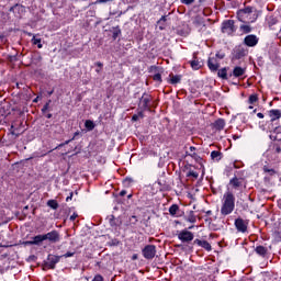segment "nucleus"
<instances>
[{
    "mask_svg": "<svg viewBox=\"0 0 281 281\" xmlns=\"http://www.w3.org/2000/svg\"><path fill=\"white\" fill-rule=\"evenodd\" d=\"M70 199H71V195H70V196H68V198L66 199V201H70Z\"/></svg>",
    "mask_w": 281,
    "mask_h": 281,
    "instance_id": "nucleus-54",
    "label": "nucleus"
},
{
    "mask_svg": "<svg viewBox=\"0 0 281 281\" xmlns=\"http://www.w3.org/2000/svg\"><path fill=\"white\" fill-rule=\"evenodd\" d=\"M48 117H52V114H49Z\"/></svg>",
    "mask_w": 281,
    "mask_h": 281,
    "instance_id": "nucleus-60",
    "label": "nucleus"
},
{
    "mask_svg": "<svg viewBox=\"0 0 281 281\" xmlns=\"http://www.w3.org/2000/svg\"><path fill=\"white\" fill-rule=\"evenodd\" d=\"M236 55H237V58H243V56H247V49L239 46L236 49Z\"/></svg>",
    "mask_w": 281,
    "mask_h": 281,
    "instance_id": "nucleus-21",
    "label": "nucleus"
},
{
    "mask_svg": "<svg viewBox=\"0 0 281 281\" xmlns=\"http://www.w3.org/2000/svg\"><path fill=\"white\" fill-rule=\"evenodd\" d=\"M110 225L112 227H115V216H113V215H111V217H110Z\"/></svg>",
    "mask_w": 281,
    "mask_h": 281,
    "instance_id": "nucleus-37",
    "label": "nucleus"
},
{
    "mask_svg": "<svg viewBox=\"0 0 281 281\" xmlns=\"http://www.w3.org/2000/svg\"><path fill=\"white\" fill-rule=\"evenodd\" d=\"M156 254H157V248L155 247V245H147L143 249V256H144V258H146V260H153V258H155Z\"/></svg>",
    "mask_w": 281,
    "mask_h": 281,
    "instance_id": "nucleus-3",
    "label": "nucleus"
},
{
    "mask_svg": "<svg viewBox=\"0 0 281 281\" xmlns=\"http://www.w3.org/2000/svg\"><path fill=\"white\" fill-rule=\"evenodd\" d=\"M76 252H66L65 255H63V258H71L75 256Z\"/></svg>",
    "mask_w": 281,
    "mask_h": 281,
    "instance_id": "nucleus-39",
    "label": "nucleus"
},
{
    "mask_svg": "<svg viewBox=\"0 0 281 281\" xmlns=\"http://www.w3.org/2000/svg\"><path fill=\"white\" fill-rule=\"evenodd\" d=\"M211 159L213 161H221V159H223V154L221 151H218V150H213L211 153Z\"/></svg>",
    "mask_w": 281,
    "mask_h": 281,
    "instance_id": "nucleus-14",
    "label": "nucleus"
},
{
    "mask_svg": "<svg viewBox=\"0 0 281 281\" xmlns=\"http://www.w3.org/2000/svg\"><path fill=\"white\" fill-rule=\"evenodd\" d=\"M217 76L223 80H227V68L220 69Z\"/></svg>",
    "mask_w": 281,
    "mask_h": 281,
    "instance_id": "nucleus-23",
    "label": "nucleus"
},
{
    "mask_svg": "<svg viewBox=\"0 0 281 281\" xmlns=\"http://www.w3.org/2000/svg\"><path fill=\"white\" fill-rule=\"evenodd\" d=\"M249 109H254V106L250 105Z\"/></svg>",
    "mask_w": 281,
    "mask_h": 281,
    "instance_id": "nucleus-58",
    "label": "nucleus"
},
{
    "mask_svg": "<svg viewBox=\"0 0 281 281\" xmlns=\"http://www.w3.org/2000/svg\"><path fill=\"white\" fill-rule=\"evenodd\" d=\"M187 221L189 223H196V217L193 214H191V215L188 216Z\"/></svg>",
    "mask_w": 281,
    "mask_h": 281,
    "instance_id": "nucleus-33",
    "label": "nucleus"
},
{
    "mask_svg": "<svg viewBox=\"0 0 281 281\" xmlns=\"http://www.w3.org/2000/svg\"><path fill=\"white\" fill-rule=\"evenodd\" d=\"M190 150H191V153H194V150H196V148L190 147Z\"/></svg>",
    "mask_w": 281,
    "mask_h": 281,
    "instance_id": "nucleus-49",
    "label": "nucleus"
},
{
    "mask_svg": "<svg viewBox=\"0 0 281 281\" xmlns=\"http://www.w3.org/2000/svg\"><path fill=\"white\" fill-rule=\"evenodd\" d=\"M237 19L241 23H255V21L258 19V15L254 14V8L246 7L245 9L237 11Z\"/></svg>",
    "mask_w": 281,
    "mask_h": 281,
    "instance_id": "nucleus-2",
    "label": "nucleus"
},
{
    "mask_svg": "<svg viewBox=\"0 0 281 281\" xmlns=\"http://www.w3.org/2000/svg\"><path fill=\"white\" fill-rule=\"evenodd\" d=\"M60 262V257L56 255H49L46 261V267L48 269H56V265Z\"/></svg>",
    "mask_w": 281,
    "mask_h": 281,
    "instance_id": "nucleus-6",
    "label": "nucleus"
},
{
    "mask_svg": "<svg viewBox=\"0 0 281 281\" xmlns=\"http://www.w3.org/2000/svg\"><path fill=\"white\" fill-rule=\"evenodd\" d=\"M109 1H113V0H97V3H109Z\"/></svg>",
    "mask_w": 281,
    "mask_h": 281,
    "instance_id": "nucleus-42",
    "label": "nucleus"
},
{
    "mask_svg": "<svg viewBox=\"0 0 281 281\" xmlns=\"http://www.w3.org/2000/svg\"><path fill=\"white\" fill-rule=\"evenodd\" d=\"M231 186H233V188H240V186H243V179H240V178H233L231 180Z\"/></svg>",
    "mask_w": 281,
    "mask_h": 281,
    "instance_id": "nucleus-18",
    "label": "nucleus"
},
{
    "mask_svg": "<svg viewBox=\"0 0 281 281\" xmlns=\"http://www.w3.org/2000/svg\"><path fill=\"white\" fill-rule=\"evenodd\" d=\"M78 218V214L74 213L71 216H70V221H76Z\"/></svg>",
    "mask_w": 281,
    "mask_h": 281,
    "instance_id": "nucleus-41",
    "label": "nucleus"
},
{
    "mask_svg": "<svg viewBox=\"0 0 281 281\" xmlns=\"http://www.w3.org/2000/svg\"><path fill=\"white\" fill-rule=\"evenodd\" d=\"M239 30L244 32V34H249V32H251V26L249 24H241Z\"/></svg>",
    "mask_w": 281,
    "mask_h": 281,
    "instance_id": "nucleus-24",
    "label": "nucleus"
},
{
    "mask_svg": "<svg viewBox=\"0 0 281 281\" xmlns=\"http://www.w3.org/2000/svg\"><path fill=\"white\" fill-rule=\"evenodd\" d=\"M244 43L245 45H247V47H256V45H258V36L251 34V35H247L244 38Z\"/></svg>",
    "mask_w": 281,
    "mask_h": 281,
    "instance_id": "nucleus-8",
    "label": "nucleus"
},
{
    "mask_svg": "<svg viewBox=\"0 0 281 281\" xmlns=\"http://www.w3.org/2000/svg\"><path fill=\"white\" fill-rule=\"evenodd\" d=\"M247 71L246 68H243L240 66H236L233 70V76L235 78H240V76H245V72Z\"/></svg>",
    "mask_w": 281,
    "mask_h": 281,
    "instance_id": "nucleus-12",
    "label": "nucleus"
},
{
    "mask_svg": "<svg viewBox=\"0 0 281 281\" xmlns=\"http://www.w3.org/2000/svg\"><path fill=\"white\" fill-rule=\"evenodd\" d=\"M257 117H259V120H263L265 119V114H262V113H257Z\"/></svg>",
    "mask_w": 281,
    "mask_h": 281,
    "instance_id": "nucleus-43",
    "label": "nucleus"
},
{
    "mask_svg": "<svg viewBox=\"0 0 281 281\" xmlns=\"http://www.w3.org/2000/svg\"><path fill=\"white\" fill-rule=\"evenodd\" d=\"M47 205L48 207H52V210H58V202L56 200H49Z\"/></svg>",
    "mask_w": 281,
    "mask_h": 281,
    "instance_id": "nucleus-28",
    "label": "nucleus"
},
{
    "mask_svg": "<svg viewBox=\"0 0 281 281\" xmlns=\"http://www.w3.org/2000/svg\"><path fill=\"white\" fill-rule=\"evenodd\" d=\"M24 245H34V240L24 241Z\"/></svg>",
    "mask_w": 281,
    "mask_h": 281,
    "instance_id": "nucleus-44",
    "label": "nucleus"
},
{
    "mask_svg": "<svg viewBox=\"0 0 281 281\" xmlns=\"http://www.w3.org/2000/svg\"><path fill=\"white\" fill-rule=\"evenodd\" d=\"M29 36H32V33H27Z\"/></svg>",
    "mask_w": 281,
    "mask_h": 281,
    "instance_id": "nucleus-56",
    "label": "nucleus"
},
{
    "mask_svg": "<svg viewBox=\"0 0 281 281\" xmlns=\"http://www.w3.org/2000/svg\"><path fill=\"white\" fill-rule=\"evenodd\" d=\"M191 67L192 69H194L195 71L201 69V61H199V59H193L191 61Z\"/></svg>",
    "mask_w": 281,
    "mask_h": 281,
    "instance_id": "nucleus-25",
    "label": "nucleus"
},
{
    "mask_svg": "<svg viewBox=\"0 0 281 281\" xmlns=\"http://www.w3.org/2000/svg\"><path fill=\"white\" fill-rule=\"evenodd\" d=\"M132 259L137 260V255H134Z\"/></svg>",
    "mask_w": 281,
    "mask_h": 281,
    "instance_id": "nucleus-52",
    "label": "nucleus"
},
{
    "mask_svg": "<svg viewBox=\"0 0 281 281\" xmlns=\"http://www.w3.org/2000/svg\"><path fill=\"white\" fill-rule=\"evenodd\" d=\"M222 32H223V34H232V32H234V21L227 20V21L223 22Z\"/></svg>",
    "mask_w": 281,
    "mask_h": 281,
    "instance_id": "nucleus-7",
    "label": "nucleus"
},
{
    "mask_svg": "<svg viewBox=\"0 0 281 281\" xmlns=\"http://www.w3.org/2000/svg\"><path fill=\"white\" fill-rule=\"evenodd\" d=\"M44 240H48V243H60V234L57 231H52L47 234H44Z\"/></svg>",
    "mask_w": 281,
    "mask_h": 281,
    "instance_id": "nucleus-4",
    "label": "nucleus"
},
{
    "mask_svg": "<svg viewBox=\"0 0 281 281\" xmlns=\"http://www.w3.org/2000/svg\"><path fill=\"white\" fill-rule=\"evenodd\" d=\"M276 23H277V21H276L274 18L270 16V18L268 19V24H269L270 27H271V25H276Z\"/></svg>",
    "mask_w": 281,
    "mask_h": 281,
    "instance_id": "nucleus-34",
    "label": "nucleus"
},
{
    "mask_svg": "<svg viewBox=\"0 0 281 281\" xmlns=\"http://www.w3.org/2000/svg\"><path fill=\"white\" fill-rule=\"evenodd\" d=\"M255 251L258 256H267V248L263 246H257Z\"/></svg>",
    "mask_w": 281,
    "mask_h": 281,
    "instance_id": "nucleus-19",
    "label": "nucleus"
},
{
    "mask_svg": "<svg viewBox=\"0 0 281 281\" xmlns=\"http://www.w3.org/2000/svg\"><path fill=\"white\" fill-rule=\"evenodd\" d=\"M11 10H19V5L11 8Z\"/></svg>",
    "mask_w": 281,
    "mask_h": 281,
    "instance_id": "nucleus-48",
    "label": "nucleus"
},
{
    "mask_svg": "<svg viewBox=\"0 0 281 281\" xmlns=\"http://www.w3.org/2000/svg\"><path fill=\"white\" fill-rule=\"evenodd\" d=\"M0 247H4L2 244H0Z\"/></svg>",
    "mask_w": 281,
    "mask_h": 281,
    "instance_id": "nucleus-59",
    "label": "nucleus"
},
{
    "mask_svg": "<svg viewBox=\"0 0 281 281\" xmlns=\"http://www.w3.org/2000/svg\"><path fill=\"white\" fill-rule=\"evenodd\" d=\"M216 57L223 59V58H225V55L216 54Z\"/></svg>",
    "mask_w": 281,
    "mask_h": 281,
    "instance_id": "nucleus-45",
    "label": "nucleus"
},
{
    "mask_svg": "<svg viewBox=\"0 0 281 281\" xmlns=\"http://www.w3.org/2000/svg\"><path fill=\"white\" fill-rule=\"evenodd\" d=\"M249 104H255V102H258V95L251 94L248 99Z\"/></svg>",
    "mask_w": 281,
    "mask_h": 281,
    "instance_id": "nucleus-32",
    "label": "nucleus"
},
{
    "mask_svg": "<svg viewBox=\"0 0 281 281\" xmlns=\"http://www.w3.org/2000/svg\"><path fill=\"white\" fill-rule=\"evenodd\" d=\"M178 238L182 243H190V241L194 240V234H192V232H190V231L184 229L178 234Z\"/></svg>",
    "mask_w": 281,
    "mask_h": 281,
    "instance_id": "nucleus-5",
    "label": "nucleus"
},
{
    "mask_svg": "<svg viewBox=\"0 0 281 281\" xmlns=\"http://www.w3.org/2000/svg\"><path fill=\"white\" fill-rule=\"evenodd\" d=\"M214 126L217 128V131H223L225 128V120L220 119L215 121Z\"/></svg>",
    "mask_w": 281,
    "mask_h": 281,
    "instance_id": "nucleus-17",
    "label": "nucleus"
},
{
    "mask_svg": "<svg viewBox=\"0 0 281 281\" xmlns=\"http://www.w3.org/2000/svg\"><path fill=\"white\" fill-rule=\"evenodd\" d=\"M269 116H270L271 122H276V120H280L281 111L280 110H270Z\"/></svg>",
    "mask_w": 281,
    "mask_h": 281,
    "instance_id": "nucleus-13",
    "label": "nucleus"
},
{
    "mask_svg": "<svg viewBox=\"0 0 281 281\" xmlns=\"http://www.w3.org/2000/svg\"><path fill=\"white\" fill-rule=\"evenodd\" d=\"M280 151H281L280 147H277L276 153H280Z\"/></svg>",
    "mask_w": 281,
    "mask_h": 281,
    "instance_id": "nucleus-50",
    "label": "nucleus"
},
{
    "mask_svg": "<svg viewBox=\"0 0 281 281\" xmlns=\"http://www.w3.org/2000/svg\"><path fill=\"white\" fill-rule=\"evenodd\" d=\"M207 67L211 71H218V59H216V57H210L207 60Z\"/></svg>",
    "mask_w": 281,
    "mask_h": 281,
    "instance_id": "nucleus-9",
    "label": "nucleus"
},
{
    "mask_svg": "<svg viewBox=\"0 0 281 281\" xmlns=\"http://www.w3.org/2000/svg\"><path fill=\"white\" fill-rule=\"evenodd\" d=\"M148 104H150V97H148V94L143 95L140 99V106H143V109H148Z\"/></svg>",
    "mask_w": 281,
    "mask_h": 281,
    "instance_id": "nucleus-16",
    "label": "nucleus"
},
{
    "mask_svg": "<svg viewBox=\"0 0 281 281\" xmlns=\"http://www.w3.org/2000/svg\"><path fill=\"white\" fill-rule=\"evenodd\" d=\"M263 172H267L270 176L276 175V170L272 168H269L268 166H263Z\"/></svg>",
    "mask_w": 281,
    "mask_h": 281,
    "instance_id": "nucleus-30",
    "label": "nucleus"
},
{
    "mask_svg": "<svg viewBox=\"0 0 281 281\" xmlns=\"http://www.w3.org/2000/svg\"><path fill=\"white\" fill-rule=\"evenodd\" d=\"M69 142H71V140H66L65 144H69Z\"/></svg>",
    "mask_w": 281,
    "mask_h": 281,
    "instance_id": "nucleus-55",
    "label": "nucleus"
},
{
    "mask_svg": "<svg viewBox=\"0 0 281 281\" xmlns=\"http://www.w3.org/2000/svg\"><path fill=\"white\" fill-rule=\"evenodd\" d=\"M92 281H104V278L100 274H97Z\"/></svg>",
    "mask_w": 281,
    "mask_h": 281,
    "instance_id": "nucleus-38",
    "label": "nucleus"
},
{
    "mask_svg": "<svg viewBox=\"0 0 281 281\" xmlns=\"http://www.w3.org/2000/svg\"><path fill=\"white\" fill-rule=\"evenodd\" d=\"M144 117V113L143 112H138L137 114H134L132 116V121L133 122H137V120H142Z\"/></svg>",
    "mask_w": 281,
    "mask_h": 281,
    "instance_id": "nucleus-29",
    "label": "nucleus"
},
{
    "mask_svg": "<svg viewBox=\"0 0 281 281\" xmlns=\"http://www.w3.org/2000/svg\"><path fill=\"white\" fill-rule=\"evenodd\" d=\"M189 177H193L194 179H199V173H196L195 171H190Z\"/></svg>",
    "mask_w": 281,
    "mask_h": 281,
    "instance_id": "nucleus-36",
    "label": "nucleus"
},
{
    "mask_svg": "<svg viewBox=\"0 0 281 281\" xmlns=\"http://www.w3.org/2000/svg\"><path fill=\"white\" fill-rule=\"evenodd\" d=\"M153 78L156 82H161V74H156Z\"/></svg>",
    "mask_w": 281,
    "mask_h": 281,
    "instance_id": "nucleus-35",
    "label": "nucleus"
},
{
    "mask_svg": "<svg viewBox=\"0 0 281 281\" xmlns=\"http://www.w3.org/2000/svg\"><path fill=\"white\" fill-rule=\"evenodd\" d=\"M160 21H166V16H162V18L160 19Z\"/></svg>",
    "mask_w": 281,
    "mask_h": 281,
    "instance_id": "nucleus-53",
    "label": "nucleus"
},
{
    "mask_svg": "<svg viewBox=\"0 0 281 281\" xmlns=\"http://www.w3.org/2000/svg\"><path fill=\"white\" fill-rule=\"evenodd\" d=\"M48 106H49V104H48V103H46V105H44L43 111H47Z\"/></svg>",
    "mask_w": 281,
    "mask_h": 281,
    "instance_id": "nucleus-47",
    "label": "nucleus"
},
{
    "mask_svg": "<svg viewBox=\"0 0 281 281\" xmlns=\"http://www.w3.org/2000/svg\"><path fill=\"white\" fill-rule=\"evenodd\" d=\"M34 102H38V99H35Z\"/></svg>",
    "mask_w": 281,
    "mask_h": 281,
    "instance_id": "nucleus-57",
    "label": "nucleus"
},
{
    "mask_svg": "<svg viewBox=\"0 0 281 281\" xmlns=\"http://www.w3.org/2000/svg\"><path fill=\"white\" fill-rule=\"evenodd\" d=\"M31 43L33 45H37L38 49H43V44L41 43V38H37L36 35H33Z\"/></svg>",
    "mask_w": 281,
    "mask_h": 281,
    "instance_id": "nucleus-20",
    "label": "nucleus"
},
{
    "mask_svg": "<svg viewBox=\"0 0 281 281\" xmlns=\"http://www.w3.org/2000/svg\"><path fill=\"white\" fill-rule=\"evenodd\" d=\"M236 198L234 196V193L226 192L223 195L222 200V207H221V214L223 216H228V214H232L234 212V207H236Z\"/></svg>",
    "mask_w": 281,
    "mask_h": 281,
    "instance_id": "nucleus-1",
    "label": "nucleus"
},
{
    "mask_svg": "<svg viewBox=\"0 0 281 281\" xmlns=\"http://www.w3.org/2000/svg\"><path fill=\"white\" fill-rule=\"evenodd\" d=\"M97 66H98V67H102V63H100V61L97 63Z\"/></svg>",
    "mask_w": 281,
    "mask_h": 281,
    "instance_id": "nucleus-51",
    "label": "nucleus"
},
{
    "mask_svg": "<svg viewBox=\"0 0 281 281\" xmlns=\"http://www.w3.org/2000/svg\"><path fill=\"white\" fill-rule=\"evenodd\" d=\"M120 194H121V196H125L126 191H125V190H123V191H121V192H120Z\"/></svg>",
    "mask_w": 281,
    "mask_h": 281,
    "instance_id": "nucleus-46",
    "label": "nucleus"
},
{
    "mask_svg": "<svg viewBox=\"0 0 281 281\" xmlns=\"http://www.w3.org/2000/svg\"><path fill=\"white\" fill-rule=\"evenodd\" d=\"M181 82V76L180 75H170L169 76V83L170 85H179Z\"/></svg>",
    "mask_w": 281,
    "mask_h": 281,
    "instance_id": "nucleus-15",
    "label": "nucleus"
},
{
    "mask_svg": "<svg viewBox=\"0 0 281 281\" xmlns=\"http://www.w3.org/2000/svg\"><path fill=\"white\" fill-rule=\"evenodd\" d=\"M194 245H198L199 247L206 249V251H212V245H210L207 240L195 239Z\"/></svg>",
    "mask_w": 281,
    "mask_h": 281,
    "instance_id": "nucleus-10",
    "label": "nucleus"
},
{
    "mask_svg": "<svg viewBox=\"0 0 281 281\" xmlns=\"http://www.w3.org/2000/svg\"><path fill=\"white\" fill-rule=\"evenodd\" d=\"M274 133H276L274 139H277L278 142H280V139H281V127H277V128L274 130Z\"/></svg>",
    "mask_w": 281,
    "mask_h": 281,
    "instance_id": "nucleus-31",
    "label": "nucleus"
},
{
    "mask_svg": "<svg viewBox=\"0 0 281 281\" xmlns=\"http://www.w3.org/2000/svg\"><path fill=\"white\" fill-rule=\"evenodd\" d=\"M43 240H45V235H36L35 237H33L34 245H41Z\"/></svg>",
    "mask_w": 281,
    "mask_h": 281,
    "instance_id": "nucleus-22",
    "label": "nucleus"
},
{
    "mask_svg": "<svg viewBox=\"0 0 281 281\" xmlns=\"http://www.w3.org/2000/svg\"><path fill=\"white\" fill-rule=\"evenodd\" d=\"M186 5H190V3H194V0H181Z\"/></svg>",
    "mask_w": 281,
    "mask_h": 281,
    "instance_id": "nucleus-40",
    "label": "nucleus"
},
{
    "mask_svg": "<svg viewBox=\"0 0 281 281\" xmlns=\"http://www.w3.org/2000/svg\"><path fill=\"white\" fill-rule=\"evenodd\" d=\"M85 126L88 131H93V128H95V124L91 120L86 121Z\"/></svg>",
    "mask_w": 281,
    "mask_h": 281,
    "instance_id": "nucleus-27",
    "label": "nucleus"
},
{
    "mask_svg": "<svg viewBox=\"0 0 281 281\" xmlns=\"http://www.w3.org/2000/svg\"><path fill=\"white\" fill-rule=\"evenodd\" d=\"M235 227L238 232H247V224H245V221L241 218L235 221Z\"/></svg>",
    "mask_w": 281,
    "mask_h": 281,
    "instance_id": "nucleus-11",
    "label": "nucleus"
},
{
    "mask_svg": "<svg viewBox=\"0 0 281 281\" xmlns=\"http://www.w3.org/2000/svg\"><path fill=\"white\" fill-rule=\"evenodd\" d=\"M177 212H179V205L177 204H172L169 207V214H171V216H175L177 214Z\"/></svg>",
    "mask_w": 281,
    "mask_h": 281,
    "instance_id": "nucleus-26",
    "label": "nucleus"
}]
</instances>
